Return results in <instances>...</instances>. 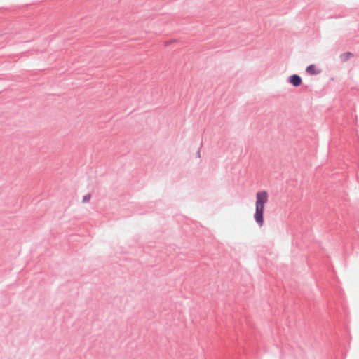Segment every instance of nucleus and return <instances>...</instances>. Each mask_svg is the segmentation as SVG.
Returning a JSON list of instances; mask_svg holds the SVG:
<instances>
[{
	"label": "nucleus",
	"mask_w": 359,
	"mask_h": 359,
	"mask_svg": "<svg viewBox=\"0 0 359 359\" xmlns=\"http://www.w3.org/2000/svg\"><path fill=\"white\" fill-rule=\"evenodd\" d=\"M90 198H91V195L87 194L83 197L82 202L83 203H86L89 202Z\"/></svg>",
	"instance_id": "obj_5"
},
{
	"label": "nucleus",
	"mask_w": 359,
	"mask_h": 359,
	"mask_svg": "<svg viewBox=\"0 0 359 359\" xmlns=\"http://www.w3.org/2000/svg\"><path fill=\"white\" fill-rule=\"evenodd\" d=\"M268 202V193L266 191H258L256 194L255 212L254 219L259 227L264 225V207Z\"/></svg>",
	"instance_id": "obj_1"
},
{
	"label": "nucleus",
	"mask_w": 359,
	"mask_h": 359,
	"mask_svg": "<svg viewBox=\"0 0 359 359\" xmlns=\"http://www.w3.org/2000/svg\"><path fill=\"white\" fill-rule=\"evenodd\" d=\"M306 72L310 75L318 74L320 71L316 69V66L313 64L309 65L306 68Z\"/></svg>",
	"instance_id": "obj_3"
},
{
	"label": "nucleus",
	"mask_w": 359,
	"mask_h": 359,
	"mask_svg": "<svg viewBox=\"0 0 359 359\" xmlns=\"http://www.w3.org/2000/svg\"><path fill=\"white\" fill-rule=\"evenodd\" d=\"M353 57V54L351 52H346L340 55V60L344 62L348 61L350 58Z\"/></svg>",
	"instance_id": "obj_4"
},
{
	"label": "nucleus",
	"mask_w": 359,
	"mask_h": 359,
	"mask_svg": "<svg viewBox=\"0 0 359 359\" xmlns=\"http://www.w3.org/2000/svg\"><path fill=\"white\" fill-rule=\"evenodd\" d=\"M288 81L294 87L299 86L302 83V79L298 74H292L288 78Z\"/></svg>",
	"instance_id": "obj_2"
},
{
	"label": "nucleus",
	"mask_w": 359,
	"mask_h": 359,
	"mask_svg": "<svg viewBox=\"0 0 359 359\" xmlns=\"http://www.w3.org/2000/svg\"><path fill=\"white\" fill-rule=\"evenodd\" d=\"M197 156H198V158H200V157H201V151H200V149H198V151H197Z\"/></svg>",
	"instance_id": "obj_6"
}]
</instances>
